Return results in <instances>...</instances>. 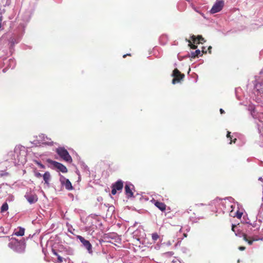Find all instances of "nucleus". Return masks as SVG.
<instances>
[{
    "instance_id": "nucleus-1",
    "label": "nucleus",
    "mask_w": 263,
    "mask_h": 263,
    "mask_svg": "<svg viewBox=\"0 0 263 263\" xmlns=\"http://www.w3.org/2000/svg\"><path fill=\"white\" fill-rule=\"evenodd\" d=\"M211 203L217 210H221L223 213H230V215L233 216V212L235 208V203L232 197H229L224 199L217 198Z\"/></svg>"
},
{
    "instance_id": "nucleus-2",
    "label": "nucleus",
    "mask_w": 263,
    "mask_h": 263,
    "mask_svg": "<svg viewBox=\"0 0 263 263\" xmlns=\"http://www.w3.org/2000/svg\"><path fill=\"white\" fill-rule=\"evenodd\" d=\"M12 159L15 165L24 164L26 162V152L23 146H16L14 148Z\"/></svg>"
},
{
    "instance_id": "nucleus-3",
    "label": "nucleus",
    "mask_w": 263,
    "mask_h": 263,
    "mask_svg": "<svg viewBox=\"0 0 263 263\" xmlns=\"http://www.w3.org/2000/svg\"><path fill=\"white\" fill-rule=\"evenodd\" d=\"M8 247L14 251L21 253L25 251V243L23 240L18 241L15 238H11L8 243Z\"/></svg>"
},
{
    "instance_id": "nucleus-4",
    "label": "nucleus",
    "mask_w": 263,
    "mask_h": 263,
    "mask_svg": "<svg viewBox=\"0 0 263 263\" xmlns=\"http://www.w3.org/2000/svg\"><path fill=\"white\" fill-rule=\"evenodd\" d=\"M34 138L35 139L31 142L36 146H39L41 144L51 145L53 143L51 139L48 138L43 134L36 136L34 137Z\"/></svg>"
},
{
    "instance_id": "nucleus-5",
    "label": "nucleus",
    "mask_w": 263,
    "mask_h": 263,
    "mask_svg": "<svg viewBox=\"0 0 263 263\" xmlns=\"http://www.w3.org/2000/svg\"><path fill=\"white\" fill-rule=\"evenodd\" d=\"M57 154L65 161L68 162H72L71 157L67 151L63 147H59L57 149Z\"/></svg>"
},
{
    "instance_id": "nucleus-6",
    "label": "nucleus",
    "mask_w": 263,
    "mask_h": 263,
    "mask_svg": "<svg viewBox=\"0 0 263 263\" xmlns=\"http://www.w3.org/2000/svg\"><path fill=\"white\" fill-rule=\"evenodd\" d=\"M22 30V32L21 34H19L18 35L13 34L11 36L9 40V43L11 44V46H13L15 44H17L19 43L22 39V37L23 36V33L24 32L25 30V26L24 25L21 26Z\"/></svg>"
},
{
    "instance_id": "nucleus-7",
    "label": "nucleus",
    "mask_w": 263,
    "mask_h": 263,
    "mask_svg": "<svg viewBox=\"0 0 263 263\" xmlns=\"http://www.w3.org/2000/svg\"><path fill=\"white\" fill-rule=\"evenodd\" d=\"M77 239H79L82 243L83 247L87 249L88 252L90 254H92V246L89 241L87 240H86L84 237L80 235L77 236Z\"/></svg>"
},
{
    "instance_id": "nucleus-8",
    "label": "nucleus",
    "mask_w": 263,
    "mask_h": 263,
    "mask_svg": "<svg viewBox=\"0 0 263 263\" xmlns=\"http://www.w3.org/2000/svg\"><path fill=\"white\" fill-rule=\"evenodd\" d=\"M172 76L174 77L172 81V83L174 84L179 82L184 77V75L181 74L177 69H175L173 70Z\"/></svg>"
},
{
    "instance_id": "nucleus-9",
    "label": "nucleus",
    "mask_w": 263,
    "mask_h": 263,
    "mask_svg": "<svg viewBox=\"0 0 263 263\" xmlns=\"http://www.w3.org/2000/svg\"><path fill=\"white\" fill-rule=\"evenodd\" d=\"M224 6V2L223 1H217L213 6L210 12L211 13L214 14L219 12Z\"/></svg>"
},
{
    "instance_id": "nucleus-10",
    "label": "nucleus",
    "mask_w": 263,
    "mask_h": 263,
    "mask_svg": "<svg viewBox=\"0 0 263 263\" xmlns=\"http://www.w3.org/2000/svg\"><path fill=\"white\" fill-rule=\"evenodd\" d=\"M123 187V181L121 180H118L112 185L111 194L114 195L116 194L118 191H121Z\"/></svg>"
},
{
    "instance_id": "nucleus-11",
    "label": "nucleus",
    "mask_w": 263,
    "mask_h": 263,
    "mask_svg": "<svg viewBox=\"0 0 263 263\" xmlns=\"http://www.w3.org/2000/svg\"><path fill=\"white\" fill-rule=\"evenodd\" d=\"M237 228V226H235V225H234L233 224L232 225V230L233 232H234L235 233V235L236 236H238L239 237H243V240H245L246 241H247L248 243L250 245H251L252 243H253V241L254 240H257V239H254L253 240H249L248 239V237H247V236L246 234L243 233H241V232H236V230H235V228Z\"/></svg>"
},
{
    "instance_id": "nucleus-12",
    "label": "nucleus",
    "mask_w": 263,
    "mask_h": 263,
    "mask_svg": "<svg viewBox=\"0 0 263 263\" xmlns=\"http://www.w3.org/2000/svg\"><path fill=\"white\" fill-rule=\"evenodd\" d=\"M25 197L30 204L34 203L38 200V198L36 195L30 193H27L25 195Z\"/></svg>"
},
{
    "instance_id": "nucleus-13",
    "label": "nucleus",
    "mask_w": 263,
    "mask_h": 263,
    "mask_svg": "<svg viewBox=\"0 0 263 263\" xmlns=\"http://www.w3.org/2000/svg\"><path fill=\"white\" fill-rule=\"evenodd\" d=\"M51 163L61 172L63 173L67 172V169L66 167L62 163L55 161H51Z\"/></svg>"
},
{
    "instance_id": "nucleus-14",
    "label": "nucleus",
    "mask_w": 263,
    "mask_h": 263,
    "mask_svg": "<svg viewBox=\"0 0 263 263\" xmlns=\"http://www.w3.org/2000/svg\"><path fill=\"white\" fill-rule=\"evenodd\" d=\"M60 181L62 184L64 185L67 190L70 191L72 189L73 187L72 184L69 179L65 178L63 176H61L60 178Z\"/></svg>"
},
{
    "instance_id": "nucleus-15",
    "label": "nucleus",
    "mask_w": 263,
    "mask_h": 263,
    "mask_svg": "<svg viewBox=\"0 0 263 263\" xmlns=\"http://www.w3.org/2000/svg\"><path fill=\"white\" fill-rule=\"evenodd\" d=\"M132 186V184L129 183H126L125 186V194L128 197H132L133 196V193L131 189Z\"/></svg>"
},
{
    "instance_id": "nucleus-16",
    "label": "nucleus",
    "mask_w": 263,
    "mask_h": 263,
    "mask_svg": "<svg viewBox=\"0 0 263 263\" xmlns=\"http://www.w3.org/2000/svg\"><path fill=\"white\" fill-rule=\"evenodd\" d=\"M154 202L155 205L161 211H164L165 210L166 205L164 203L156 200H154Z\"/></svg>"
},
{
    "instance_id": "nucleus-17",
    "label": "nucleus",
    "mask_w": 263,
    "mask_h": 263,
    "mask_svg": "<svg viewBox=\"0 0 263 263\" xmlns=\"http://www.w3.org/2000/svg\"><path fill=\"white\" fill-rule=\"evenodd\" d=\"M191 37L194 44H199L202 43V42H205L204 39L200 35H198L197 37L195 35H192Z\"/></svg>"
},
{
    "instance_id": "nucleus-18",
    "label": "nucleus",
    "mask_w": 263,
    "mask_h": 263,
    "mask_svg": "<svg viewBox=\"0 0 263 263\" xmlns=\"http://www.w3.org/2000/svg\"><path fill=\"white\" fill-rule=\"evenodd\" d=\"M43 179L45 183L49 184V180H50V174L49 172H46L43 175Z\"/></svg>"
},
{
    "instance_id": "nucleus-19",
    "label": "nucleus",
    "mask_w": 263,
    "mask_h": 263,
    "mask_svg": "<svg viewBox=\"0 0 263 263\" xmlns=\"http://www.w3.org/2000/svg\"><path fill=\"white\" fill-rule=\"evenodd\" d=\"M25 233V229L22 228H20L17 231H16L14 234L16 236H22L24 235Z\"/></svg>"
},
{
    "instance_id": "nucleus-20",
    "label": "nucleus",
    "mask_w": 263,
    "mask_h": 263,
    "mask_svg": "<svg viewBox=\"0 0 263 263\" xmlns=\"http://www.w3.org/2000/svg\"><path fill=\"white\" fill-rule=\"evenodd\" d=\"M8 210V204L7 202L4 203L1 208V212L4 213Z\"/></svg>"
},
{
    "instance_id": "nucleus-21",
    "label": "nucleus",
    "mask_w": 263,
    "mask_h": 263,
    "mask_svg": "<svg viewBox=\"0 0 263 263\" xmlns=\"http://www.w3.org/2000/svg\"><path fill=\"white\" fill-rule=\"evenodd\" d=\"M201 51L200 50L198 49L196 50L195 52H192V58H195L198 57V56H200L201 55Z\"/></svg>"
},
{
    "instance_id": "nucleus-22",
    "label": "nucleus",
    "mask_w": 263,
    "mask_h": 263,
    "mask_svg": "<svg viewBox=\"0 0 263 263\" xmlns=\"http://www.w3.org/2000/svg\"><path fill=\"white\" fill-rule=\"evenodd\" d=\"M53 254L57 256V258H58V260H57V262L58 263H62L63 262V258L62 257H61L60 255H59L55 251H53Z\"/></svg>"
},
{
    "instance_id": "nucleus-23",
    "label": "nucleus",
    "mask_w": 263,
    "mask_h": 263,
    "mask_svg": "<svg viewBox=\"0 0 263 263\" xmlns=\"http://www.w3.org/2000/svg\"><path fill=\"white\" fill-rule=\"evenodd\" d=\"M9 67L11 69H13L15 66V61L14 59H9Z\"/></svg>"
},
{
    "instance_id": "nucleus-24",
    "label": "nucleus",
    "mask_w": 263,
    "mask_h": 263,
    "mask_svg": "<svg viewBox=\"0 0 263 263\" xmlns=\"http://www.w3.org/2000/svg\"><path fill=\"white\" fill-rule=\"evenodd\" d=\"M242 213H241V212H239L238 211L235 213H233V217H237L238 218H241V216H242Z\"/></svg>"
},
{
    "instance_id": "nucleus-25",
    "label": "nucleus",
    "mask_w": 263,
    "mask_h": 263,
    "mask_svg": "<svg viewBox=\"0 0 263 263\" xmlns=\"http://www.w3.org/2000/svg\"><path fill=\"white\" fill-rule=\"evenodd\" d=\"M152 238L153 240L155 241L159 238V236L157 233H154L152 234Z\"/></svg>"
},
{
    "instance_id": "nucleus-26",
    "label": "nucleus",
    "mask_w": 263,
    "mask_h": 263,
    "mask_svg": "<svg viewBox=\"0 0 263 263\" xmlns=\"http://www.w3.org/2000/svg\"><path fill=\"white\" fill-rule=\"evenodd\" d=\"M230 132H228V134H227V138H230V140H231V141L230 142V144H231L232 142V137L230 136ZM236 138H234V140H233V142L234 143H235L236 142Z\"/></svg>"
},
{
    "instance_id": "nucleus-27",
    "label": "nucleus",
    "mask_w": 263,
    "mask_h": 263,
    "mask_svg": "<svg viewBox=\"0 0 263 263\" xmlns=\"http://www.w3.org/2000/svg\"><path fill=\"white\" fill-rule=\"evenodd\" d=\"M36 164L41 168H44V165L43 164H42L39 161H35Z\"/></svg>"
},
{
    "instance_id": "nucleus-28",
    "label": "nucleus",
    "mask_w": 263,
    "mask_h": 263,
    "mask_svg": "<svg viewBox=\"0 0 263 263\" xmlns=\"http://www.w3.org/2000/svg\"><path fill=\"white\" fill-rule=\"evenodd\" d=\"M82 165H83V167L84 168V169L86 171H88V168L87 167V166L86 165H85V164L83 163L82 164Z\"/></svg>"
},
{
    "instance_id": "nucleus-29",
    "label": "nucleus",
    "mask_w": 263,
    "mask_h": 263,
    "mask_svg": "<svg viewBox=\"0 0 263 263\" xmlns=\"http://www.w3.org/2000/svg\"><path fill=\"white\" fill-rule=\"evenodd\" d=\"M110 237H111L112 238H116V237H117L116 234H110Z\"/></svg>"
},
{
    "instance_id": "nucleus-30",
    "label": "nucleus",
    "mask_w": 263,
    "mask_h": 263,
    "mask_svg": "<svg viewBox=\"0 0 263 263\" xmlns=\"http://www.w3.org/2000/svg\"><path fill=\"white\" fill-rule=\"evenodd\" d=\"M35 175L36 177H38V178L41 177L42 176L41 174L39 172L36 173Z\"/></svg>"
},
{
    "instance_id": "nucleus-31",
    "label": "nucleus",
    "mask_w": 263,
    "mask_h": 263,
    "mask_svg": "<svg viewBox=\"0 0 263 263\" xmlns=\"http://www.w3.org/2000/svg\"><path fill=\"white\" fill-rule=\"evenodd\" d=\"M245 247H239V249L240 250V251H243L245 250Z\"/></svg>"
},
{
    "instance_id": "nucleus-32",
    "label": "nucleus",
    "mask_w": 263,
    "mask_h": 263,
    "mask_svg": "<svg viewBox=\"0 0 263 263\" xmlns=\"http://www.w3.org/2000/svg\"><path fill=\"white\" fill-rule=\"evenodd\" d=\"M2 16H1V17H0V28H1V27H2V24H1V22H2Z\"/></svg>"
},
{
    "instance_id": "nucleus-33",
    "label": "nucleus",
    "mask_w": 263,
    "mask_h": 263,
    "mask_svg": "<svg viewBox=\"0 0 263 263\" xmlns=\"http://www.w3.org/2000/svg\"><path fill=\"white\" fill-rule=\"evenodd\" d=\"M220 111L221 114H223L224 112V110L221 108L220 109Z\"/></svg>"
},
{
    "instance_id": "nucleus-34",
    "label": "nucleus",
    "mask_w": 263,
    "mask_h": 263,
    "mask_svg": "<svg viewBox=\"0 0 263 263\" xmlns=\"http://www.w3.org/2000/svg\"><path fill=\"white\" fill-rule=\"evenodd\" d=\"M191 48L195 49L196 48V46H195V45H193V46H191Z\"/></svg>"
},
{
    "instance_id": "nucleus-35",
    "label": "nucleus",
    "mask_w": 263,
    "mask_h": 263,
    "mask_svg": "<svg viewBox=\"0 0 263 263\" xmlns=\"http://www.w3.org/2000/svg\"><path fill=\"white\" fill-rule=\"evenodd\" d=\"M254 112V111H253L252 113H251V115H252V116L253 117V118H254V116L253 115V113Z\"/></svg>"
},
{
    "instance_id": "nucleus-36",
    "label": "nucleus",
    "mask_w": 263,
    "mask_h": 263,
    "mask_svg": "<svg viewBox=\"0 0 263 263\" xmlns=\"http://www.w3.org/2000/svg\"><path fill=\"white\" fill-rule=\"evenodd\" d=\"M257 125H258V130H259V126H260V124H259L258 123H257Z\"/></svg>"
},
{
    "instance_id": "nucleus-37",
    "label": "nucleus",
    "mask_w": 263,
    "mask_h": 263,
    "mask_svg": "<svg viewBox=\"0 0 263 263\" xmlns=\"http://www.w3.org/2000/svg\"><path fill=\"white\" fill-rule=\"evenodd\" d=\"M127 54H125L123 55V58H125ZM128 55H130L129 54H128Z\"/></svg>"
},
{
    "instance_id": "nucleus-38",
    "label": "nucleus",
    "mask_w": 263,
    "mask_h": 263,
    "mask_svg": "<svg viewBox=\"0 0 263 263\" xmlns=\"http://www.w3.org/2000/svg\"><path fill=\"white\" fill-rule=\"evenodd\" d=\"M184 237H186L187 236V235L186 234H184Z\"/></svg>"
},
{
    "instance_id": "nucleus-39",
    "label": "nucleus",
    "mask_w": 263,
    "mask_h": 263,
    "mask_svg": "<svg viewBox=\"0 0 263 263\" xmlns=\"http://www.w3.org/2000/svg\"><path fill=\"white\" fill-rule=\"evenodd\" d=\"M188 42H189V45H191V42L189 41H188Z\"/></svg>"
},
{
    "instance_id": "nucleus-40",
    "label": "nucleus",
    "mask_w": 263,
    "mask_h": 263,
    "mask_svg": "<svg viewBox=\"0 0 263 263\" xmlns=\"http://www.w3.org/2000/svg\"><path fill=\"white\" fill-rule=\"evenodd\" d=\"M258 86V84H256V86H255V87H256V88H257Z\"/></svg>"
},
{
    "instance_id": "nucleus-41",
    "label": "nucleus",
    "mask_w": 263,
    "mask_h": 263,
    "mask_svg": "<svg viewBox=\"0 0 263 263\" xmlns=\"http://www.w3.org/2000/svg\"><path fill=\"white\" fill-rule=\"evenodd\" d=\"M259 180H262V178L261 177L259 178Z\"/></svg>"
},
{
    "instance_id": "nucleus-42",
    "label": "nucleus",
    "mask_w": 263,
    "mask_h": 263,
    "mask_svg": "<svg viewBox=\"0 0 263 263\" xmlns=\"http://www.w3.org/2000/svg\"><path fill=\"white\" fill-rule=\"evenodd\" d=\"M211 48V46H210L209 48V49H210Z\"/></svg>"
}]
</instances>
